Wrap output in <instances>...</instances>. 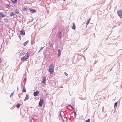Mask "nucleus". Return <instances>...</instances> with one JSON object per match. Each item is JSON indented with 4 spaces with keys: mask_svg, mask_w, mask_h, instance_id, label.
Masks as SVG:
<instances>
[{
    "mask_svg": "<svg viewBox=\"0 0 122 122\" xmlns=\"http://www.w3.org/2000/svg\"><path fill=\"white\" fill-rule=\"evenodd\" d=\"M54 66L53 64H51L49 66L48 71L51 74H52L54 71Z\"/></svg>",
    "mask_w": 122,
    "mask_h": 122,
    "instance_id": "obj_1",
    "label": "nucleus"
},
{
    "mask_svg": "<svg viewBox=\"0 0 122 122\" xmlns=\"http://www.w3.org/2000/svg\"><path fill=\"white\" fill-rule=\"evenodd\" d=\"M24 56L22 57L21 58L22 61H25V60L27 59L29 57L28 56V54L27 53H26L24 55Z\"/></svg>",
    "mask_w": 122,
    "mask_h": 122,
    "instance_id": "obj_2",
    "label": "nucleus"
},
{
    "mask_svg": "<svg viewBox=\"0 0 122 122\" xmlns=\"http://www.w3.org/2000/svg\"><path fill=\"white\" fill-rule=\"evenodd\" d=\"M44 99L43 98H41L39 102V105L40 107L43 104Z\"/></svg>",
    "mask_w": 122,
    "mask_h": 122,
    "instance_id": "obj_3",
    "label": "nucleus"
},
{
    "mask_svg": "<svg viewBox=\"0 0 122 122\" xmlns=\"http://www.w3.org/2000/svg\"><path fill=\"white\" fill-rule=\"evenodd\" d=\"M117 14L118 16L121 18V17L122 16V10H118L117 12Z\"/></svg>",
    "mask_w": 122,
    "mask_h": 122,
    "instance_id": "obj_4",
    "label": "nucleus"
},
{
    "mask_svg": "<svg viewBox=\"0 0 122 122\" xmlns=\"http://www.w3.org/2000/svg\"><path fill=\"white\" fill-rule=\"evenodd\" d=\"M39 94V92L38 91H36L34 92L33 93V95L34 96H38Z\"/></svg>",
    "mask_w": 122,
    "mask_h": 122,
    "instance_id": "obj_5",
    "label": "nucleus"
},
{
    "mask_svg": "<svg viewBox=\"0 0 122 122\" xmlns=\"http://www.w3.org/2000/svg\"><path fill=\"white\" fill-rule=\"evenodd\" d=\"M20 33L21 35H24L25 34L24 31V30H21L20 31Z\"/></svg>",
    "mask_w": 122,
    "mask_h": 122,
    "instance_id": "obj_6",
    "label": "nucleus"
},
{
    "mask_svg": "<svg viewBox=\"0 0 122 122\" xmlns=\"http://www.w3.org/2000/svg\"><path fill=\"white\" fill-rule=\"evenodd\" d=\"M29 10L30 12L32 13L35 12H36V10L34 9H32L31 8H30Z\"/></svg>",
    "mask_w": 122,
    "mask_h": 122,
    "instance_id": "obj_7",
    "label": "nucleus"
},
{
    "mask_svg": "<svg viewBox=\"0 0 122 122\" xmlns=\"http://www.w3.org/2000/svg\"><path fill=\"white\" fill-rule=\"evenodd\" d=\"M29 96L28 94H27L26 95V97L24 100V101H26L28 99H29Z\"/></svg>",
    "mask_w": 122,
    "mask_h": 122,
    "instance_id": "obj_8",
    "label": "nucleus"
},
{
    "mask_svg": "<svg viewBox=\"0 0 122 122\" xmlns=\"http://www.w3.org/2000/svg\"><path fill=\"white\" fill-rule=\"evenodd\" d=\"M43 80H42V82L43 83H45L46 81V77H43Z\"/></svg>",
    "mask_w": 122,
    "mask_h": 122,
    "instance_id": "obj_9",
    "label": "nucleus"
},
{
    "mask_svg": "<svg viewBox=\"0 0 122 122\" xmlns=\"http://www.w3.org/2000/svg\"><path fill=\"white\" fill-rule=\"evenodd\" d=\"M15 14L13 12H11L10 14V16H14L15 15Z\"/></svg>",
    "mask_w": 122,
    "mask_h": 122,
    "instance_id": "obj_10",
    "label": "nucleus"
},
{
    "mask_svg": "<svg viewBox=\"0 0 122 122\" xmlns=\"http://www.w3.org/2000/svg\"><path fill=\"white\" fill-rule=\"evenodd\" d=\"M75 23H73V26L72 27V28L73 29L75 30Z\"/></svg>",
    "mask_w": 122,
    "mask_h": 122,
    "instance_id": "obj_11",
    "label": "nucleus"
},
{
    "mask_svg": "<svg viewBox=\"0 0 122 122\" xmlns=\"http://www.w3.org/2000/svg\"><path fill=\"white\" fill-rule=\"evenodd\" d=\"M12 2L15 4L17 2V0H12Z\"/></svg>",
    "mask_w": 122,
    "mask_h": 122,
    "instance_id": "obj_12",
    "label": "nucleus"
},
{
    "mask_svg": "<svg viewBox=\"0 0 122 122\" xmlns=\"http://www.w3.org/2000/svg\"><path fill=\"white\" fill-rule=\"evenodd\" d=\"M58 56H60V54L61 52L60 50V49H58Z\"/></svg>",
    "mask_w": 122,
    "mask_h": 122,
    "instance_id": "obj_13",
    "label": "nucleus"
},
{
    "mask_svg": "<svg viewBox=\"0 0 122 122\" xmlns=\"http://www.w3.org/2000/svg\"><path fill=\"white\" fill-rule=\"evenodd\" d=\"M26 92V90L25 88V87H24L22 90L23 92Z\"/></svg>",
    "mask_w": 122,
    "mask_h": 122,
    "instance_id": "obj_14",
    "label": "nucleus"
},
{
    "mask_svg": "<svg viewBox=\"0 0 122 122\" xmlns=\"http://www.w3.org/2000/svg\"><path fill=\"white\" fill-rule=\"evenodd\" d=\"M58 36L60 38H61V32H60L59 33Z\"/></svg>",
    "mask_w": 122,
    "mask_h": 122,
    "instance_id": "obj_15",
    "label": "nucleus"
},
{
    "mask_svg": "<svg viewBox=\"0 0 122 122\" xmlns=\"http://www.w3.org/2000/svg\"><path fill=\"white\" fill-rule=\"evenodd\" d=\"M22 10L24 11H26L27 10V9L25 7H23L22 9Z\"/></svg>",
    "mask_w": 122,
    "mask_h": 122,
    "instance_id": "obj_16",
    "label": "nucleus"
},
{
    "mask_svg": "<svg viewBox=\"0 0 122 122\" xmlns=\"http://www.w3.org/2000/svg\"><path fill=\"white\" fill-rule=\"evenodd\" d=\"M15 12L17 14H18L19 13V11L17 9H16L15 10Z\"/></svg>",
    "mask_w": 122,
    "mask_h": 122,
    "instance_id": "obj_17",
    "label": "nucleus"
},
{
    "mask_svg": "<svg viewBox=\"0 0 122 122\" xmlns=\"http://www.w3.org/2000/svg\"><path fill=\"white\" fill-rule=\"evenodd\" d=\"M28 42V41H26V42H25L24 43V46H26V45L27 44Z\"/></svg>",
    "mask_w": 122,
    "mask_h": 122,
    "instance_id": "obj_18",
    "label": "nucleus"
},
{
    "mask_svg": "<svg viewBox=\"0 0 122 122\" xmlns=\"http://www.w3.org/2000/svg\"><path fill=\"white\" fill-rule=\"evenodd\" d=\"M20 106V104L19 103L16 106L17 108H19V107Z\"/></svg>",
    "mask_w": 122,
    "mask_h": 122,
    "instance_id": "obj_19",
    "label": "nucleus"
},
{
    "mask_svg": "<svg viewBox=\"0 0 122 122\" xmlns=\"http://www.w3.org/2000/svg\"><path fill=\"white\" fill-rule=\"evenodd\" d=\"M60 118L59 117V119H60V120H61V119H62V115H61V112L60 113Z\"/></svg>",
    "mask_w": 122,
    "mask_h": 122,
    "instance_id": "obj_20",
    "label": "nucleus"
},
{
    "mask_svg": "<svg viewBox=\"0 0 122 122\" xmlns=\"http://www.w3.org/2000/svg\"><path fill=\"white\" fill-rule=\"evenodd\" d=\"M0 16L1 17H2L4 16L3 15V14L2 13H0Z\"/></svg>",
    "mask_w": 122,
    "mask_h": 122,
    "instance_id": "obj_21",
    "label": "nucleus"
},
{
    "mask_svg": "<svg viewBox=\"0 0 122 122\" xmlns=\"http://www.w3.org/2000/svg\"><path fill=\"white\" fill-rule=\"evenodd\" d=\"M44 47H41L39 51H38V52H40L43 49V48Z\"/></svg>",
    "mask_w": 122,
    "mask_h": 122,
    "instance_id": "obj_22",
    "label": "nucleus"
},
{
    "mask_svg": "<svg viewBox=\"0 0 122 122\" xmlns=\"http://www.w3.org/2000/svg\"><path fill=\"white\" fill-rule=\"evenodd\" d=\"M117 102H115L114 104V107H116L117 105Z\"/></svg>",
    "mask_w": 122,
    "mask_h": 122,
    "instance_id": "obj_23",
    "label": "nucleus"
},
{
    "mask_svg": "<svg viewBox=\"0 0 122 122\" xmlns=\"http://www.w3.org/2000/svg\"><path fill=\"white\" fill-rule=\"evenodd\" d=\"M91 18H89V19L88 20L87 22V23H89L90 20Z\"/></svg>",
    "mask_w": 122,
    "mask_h": 122,
    "instance_id": "obj_24",
    "label": "nucleus"
},
{
    "mask_svg": "<svg viewBox=\"0 0 122 122\" xmlns=\"http://www.w3.org/2000/svg\"><path fill=\"white\" fill-rule=\"evenodd\" d=\"M14 92H13L10 95V97H11L13 95V94H14Z\"/></svg>",
    "mask_w": 122,
    "mask_h": 122,
    "instance_id": "obj_25",
    "label": "nucleus"
},
{
    "mask_svg": "<svg viewBox=\"0 0 122 122\" xmlns=\"http://www.w3.org/2000/svg\"><path fill=\"white\" fill-rule=\"evenodd\" d=\"M90 119H88L87 120H86L85 122H90Z\"/></svg>",
    "mask_w": 122,
    "mask_h": 122,
    "instance_id": "obj_26",
    "label": "nucleus"
},
{
    "mask_svg": "<svg viewBox=\"0 0 122 122\" xmlns=\"http://www.w3.org/2000/svg\"><path fill=\"white\" fill-rule=\"evenodd\" d=\"M69 107H71L72 109H73L74 110H75L74 108H73V107H72L71 105H69L68 106Z\"/></svg>",
    "mask_w": 122,
    "mask_h": 122,
    "instance_id": "obj_27",
    "label": "nucleus"
},
{
    "mask_svg": "<svg viewBox=\"0 0 122 122\" xmlns=\"http://www.w3.org/2000/svg\"><path fill=\"white\" fill-rule=\"evenodd\" d=\"M64 74H65L67 76L68 75V74L66 73V72H64Z\"/></svg>",
    "mask_w": 122,
    "mask_h": 122,
    "instance_id": "obj_28",
    "label": "nucleus"
},
{
    "mask_svg": "<svg viewBox=\"0 0 122 122\" xmlns=\"http://www.w3.org/2000/svg\"><path fill=\"white\" fill-rule=\"evenodd\" d=\"M7 19H5V22H7Z\"/></svg>",
    "mask_w": 122,
    "mask_h": 122,
    "instance_id": "obj_29",
    "label": "nucleus"
},
{
    "mask_svg": "<svg viewBox=\"0 0 122 122\" xmlns=\"http://www.w3.org/2000/svg\"><path fill=\"white\" fill-rule=\"evenodd\" d=\"M10 6V4H8V7H9Z\"/></svg>",
    "mask_w": 122,
    "mask_h": 122,
    "instance_id": "obj_30",
    "label": "nucleus"
},
{
    "mask_svg": "<svg viewBox=\"0 0 122 122\" xmlns=\"http://www.w3.org/2000/svg\"><path fill=\"white\" fill-rule=\"evenodd\" d=\"M46 90H44V92H46Z\"/></svg>",
    "mask_w": 122,
    "mask_h": 122,
    "instance_id": "obj_31",
    "label": "nucleus"
},
{
    "mask_svg": "<svg viewBox=\"0 0 122 122\" xmlns=\"http://www.w3.org/2000/svg\"><path fill=\"white\" fill-rule=\"evenodd\" d=\"M1 59L0 58V62H1Z\"/></svg>",
    "mask_w": 122,
    "mask_h": 122,
    "instance_id": "obj_32",
    "label": "nucleus"
},
{
    "mask_svg": "<svg viewBox=\"0 0 122 122\" xmlns=\"http://www.w3.org/2000/svg\"><path fill=\"white\" fill-rule=\"evenodd\" d=\"M87 48L86 49V50H84L83 51V52H84L86 51V50L87 49Z\"/></svg>",
    "mask_w": 122,
    "mask_h": 122,
    "instance_id": "obj_33",
    "label": "nucleus"
},
{
    "mask_svg": "<svg viewBox=\"0 0 122 122\" xmlns=\"http://www.w3.org/2000/svg\"><path fill=\"white\" fill-rule=\"evenodd\" d=\"M89 23H86V25H87Z\"/></svg>",
    "mask_w": 122,
    "mask_h": 122,
    "instance_id": "obj_34",
    "label": "nucleus"
},
{
    "mask_svg": "<svg viewBox=\"0 0 122 122\" xmlns=\"http://www.w3.org/2000/svg\"><path fill=\"white\" fill-rule=\"evenodd\" d=\"M64 120H63V122H64Z\"/></svg>",
    "mask_w": 122,
    "mask_h": 122,
    "instance_id": "obj_35",
    "label": "nucleus"
},
{
    "mask_svg": "<svg viewBox=\"0 0 122 122\" xmlns=\"http://www.w3.org/2000/svg\"><path fill=\"white\" fill-rule=\"evenodd\" d=\"M87 25H86V27Z\"/></svg>",
    "mask_w": 122,
    "mask_h": 122,
    "instance_id": "obj_36",
    "label": "nucleus"
},
{
    "mask_svg": "<svg viewBox=\"0 0 122 122\" xmlns=\"http://www.w3.org/2000/svg\"><path fill=\"white\" fill-rule=\"evenodd\" d=\"M30 122H32L31 120Z\"/></svg>",
    "mask_w": 122,
    "mask_h": 122,
    "instance_id": "obj_37",
    "label": "nucleus"
},
{
    "mask_svg": "<svg viewBox=\"0 0 122 122\" xmlns=\"http://www.w3.org/2000/svg\"><path fill=\"white\" fill-rule=\"evenodd\" d=\"M65 0H63L64 1H65Z\"/></svg>",
    "mask_w": 122,
    "mask_h": 122,
    "instance_id": "obj_38",
    "label": "nucleus"
}]
</instances>
